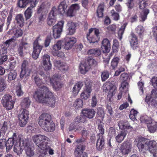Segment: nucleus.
Segmentation results:
<instances>
[{
    "label": "nucleus",
    "mask_w": 157,
    "mask_h": 157,
    "mask_svg": "<svg viewBox=\"0 0 157 157\" xmlns=\"http://www.w3.org/2000/svg\"><path fill=\"white\" fill-rule=\"evenodd\" d=\"M82 112L86 118L90 119L93 118L95 114V111L93 109H84L82 110Z\"/></svg>",
    "instance_id": "b1692460"
},
{
    "label": "nucleus",
    "mask_w": 157,
    "mask_h": 157,
    "mask_svg": "<svg viewBox=\"0 0 157 157\" xmlns=\"http://www.w3.org/2000/svg\"><path fill=\"white\" fill-rule=\"evenodd\" d=\"M120 61L119 58L117 57H114L112 59L111 63V67L113 69H115L118 65Z\"/></svg>",
    "instance_id": "c03bdc74"
},
{
    "label": "nucleus",
    "mask_w": 157,
    "mask_h": 157,
    "mask_svg": "<svg viewBox=\"0 0 157 157\" xmlns=\"http://www.w3.org/2000/svg\"><path fill=\"white\" fill-rule=\"evenodd\" d=\"M33 97L40 103H45L50 107H54L56 102L53 94L48 87L44 86L36 91Z\"/></svg>",
    "instance_id": "f257e3e1"
},
{
    "label": "nucleus",
    "mask_w": 157,
    "mask_h": 157,
    "mask_svg": "<svg viewBox=\"0 0 157 157\" xmlns=\"http://www.w3.org/2000/svg\"><path fill=\"white\" fill-rule=\"evenodd\" d=\"M52 38L51 35L48 36L46 37L44 42V46L47 47L49 46Z\"/></svg>",
    "instance_id": "0e129e2a"
},
{
    "label": "nucleus",
    "mask_w": 157,
    "mask_h": 157,
    "mask_svg": "<svg viewBox=\"0 0 157 157\" xmlns=\"http://www.w3.org/2000/svg\"><path fill=\"white\" fill-rule=\"evenodd\" d=\"M67 7V5L65 1L64 0L61 2L59 4L58 7V11L59 14H63L65 12Z\"/></svg>",
    "instance_id": "c756f323"
},
{
    "label": "nucleus",
    "mask_w": 157,
    "mask_h": 157,
    "mask_svg": "<svg viewBox=\"0 0 157 157\" xmlns=\"http://www.w3.org/2000/svg\"><path fill=\"white\" fill-rule=\"evenodd\" d=\"M33 7H29L25 11L24 13L25 19L26 20L30 18L32 13V8Z\"/></svg>",
    "instance_id": "8fccbe9b"
},
{
    "label": "nucleus",
    "mask_w": 157,
    "mask_h": 157,
    "mask_svg": "<svg viewBox=\"0 0 157 157\" xmlns=\"http://www.w3.org/2000/svg\"><path fill=\"white\" fill-rule=\"evenodd\" d=\"M129 143L128 141H124L121 145L120 149L122 154L124 155L128 154L131 151Z\"/></svg>",
    "instance_id": "f3484780"
},
{
    "label": "nucleus",
    "mask_w": 157,
    "mask_h": 157,
    "mask_svg": "<svg viewBox=\"0 0 157 157\" xmlns=\"http://www.w3.org/2000/svg\"><path fill=\"white\" fill-rule=\"evenodd\" d=\"M127 25V24L126 23H124L121 26L118 31L117 34L119 39L120 40H121L122 39V36L124 33Z\"/></svg>",
    "instance_id": "a19ab883"
},
{
    "label": "nucleus",
    "mask_w": 157,
    "mask_h": 157,
    "mask_svg": "<svg viewBox=\"0 0 157 157\" xmlns=\"http://www.w3.org/2000/svg\"><path fill=\"white\" fill-rule=\"evenodd\" d=\"M6 87V83L5 80L0 76V91H2Z\"/></svg>",
    "instance_id": "603ef678"
},
{
    "label": "nucleus",
    "mask_w": 157,
    "mask_h": 157,
    "mask_svg": "<svg viewBox=\"0 0 157 157\" xmlns=\"http://www.w3.org/2000/svg\"><path fill=\"white\" fill-rule=\"evenodd\" d=\"M118 126L119 128L122 130L129 129L131 131H132L133 129L129 122L126 120L120 121L118 123Z\"/></svg>",
    "instance_id": "4be33fe9"
},
{
    "label": "nucleus",
    "mask_w": 157,
    "mask_h": 157,
    "mask_svg": "<svg viewBox=\"0 0 157 157\" xmlns=\"http://www.w3.org/2000/svg\"><path fill=\"white\" fill-rule=\"evenodd\" d=\"M131 35L132 38L130 41V46L132 49L135 50L139 47L137 38L133 33H132Z\"/></svg>",
    "instance_id": "a878e982"
},
{
    "label": "nucleus",
    "mask_w": 157,
    "mask_h": 157,
    "mask_svg": "<svg viewBox=\"0 0 157 157\" xmlns=\"http://www.w3.org/2000/svg\"><path fill=\"white\" fill-rule=\"evenodd\" d=\"M42 41L40 36L37 37L33 43V51L32 54L33 58L35 59H37L40 53L43 48V44L41 43Z\"/></svg>",
    "instance_id": "39448f33"
},
{
    "label": "nucleus",
    "mask_w": 157,
    "mask_h": 157,
    "mask_svg": "<svg viewBox=\"0 0 157 157\" xmlns=\"http://www.w3.org/2000/svg\"><path fill=\"white\" fill-rule=\"evenodd\" d=\"M28 62L24 60L23 61L21 66V71L20 74V77L22 78L25 76V77L29 76L30 74V70L28 67Z\"/></svg>",
    "instance_id": "9b49d317"
},
{
    "label": "nucleus",
    "mask_w": 157,
    "mask_h": 157,
    "mask_svg": "<svg viewBox=\"0 0 157 157\" xmlns=\"http://www.w3.org/2000/svg\"><path fill=\"white\" fill-rule=\"evenodd\" d=\"M24 140H21V138L18 136L17 140L14 144L13 147V151L16 153L17 155H20L21 154L24 148Z\"/></svg>",
    "instance_id": "9d476101"
},
{
    "label": "nucleus",
    "mask_w": 157,
    "mask_h": 157,
    "mask_svg": "<svg viewBox=\"0 0 157 157\" xmlns=\"http://www.w3.org/2000/svg\"><path fill=\"white\" fill-rule=\"evenodd\" d=\"M104 3H100L97 10V16L99 18H102L103 16V12L104 10Z\"/></svg>",
    "instance_id": "72a5a7b5"
},
{
    "label": "nucleus",
    "mask_w": 157,
    "mask_h": 157,
    "mask_svg": "<svg viewBox=\"0 0 157 157\" xmlns=\"http://www.w3.org/2000/svg\"><path fill=\"white\" fill-rule=\"evenodd\" d=\"M87 54L89 55L97 57L101 55V52L99 48H92L87 51Z\"/></svg>",
    "instance_id": "473e14b6"
},
{
    "label": "nucleus",
    "mask_w": 157,
    "mask_h": 157,
    "mask_svg": "<svg viewBox=\"0 0 157 157\" xmlns=\"http://www.w3.org/2000/svg\"><path fill=\"white\" fill-rule=\"evenodd\" d=\"M147 0H142L139 3V8L140 9L144 10L147 6L148 3Z\"/></svg>",
    "instance_id": "bf43d9fd"
},
{
    "label": "nucleus",
    "mask_w": 157,
    "mask_h": 157,
    "mask_svg": "<svg viewBox=\"0 0 157 157\" xmlns=\"http://www.w3.org/2000/svg\"><path fill=\"white\" fill-rule=\"evenodd\" d=\"M102 87L104 91L108 92L107 99L112 101V98L116 92V86L110 82H106L103 84Z\"/></svg>",
    "instance_id": "423d86ee"
},
{
    "label": "nucleus",
    "mask_w": 157,
    "mask_h": 157,
    "mask_svg": "<svg viewBox=\"0 0 157 157\" xmlns=\"http://www.w3.org/2000/svg\"><path fill=\"white\" fill-rule=\"evenodd\" d=\"M144 84L141 82H139L138 83V85L139 88V93L140 94H142L144 93L143 87Z\"/></svg>",
    "instance_id": "774afa93"
},
{
    "label": "nucleus",
    "mask_w": 157,
    "mask_h": 157,
    "mask_svg": "<svg viewBox=\"0 0 157 157\" xmlns=\"http://www.w3.org/2000/svg\"><path fill=\"white\" fill-rule=\"evenodd\" d=\"M64 21H61L53 26L52 28L53 36L55 39L59 37L63 30Z\"/></svg>",
    "instance_id": "6e6552de"
},
{
    "label": "nucleus",
    "mask_w": 157,
    "mask_h": 157,
    "mask_svg": "<svg viewBox=\"0 0 157 157\" xmlns=\"http://www.w3.org/2000/svg\"><path fill=\"white\" fill-rule=\"evenodd\" d=\"M34 81L37 86L39 87V89H37L36 91L40 88L44 86L43 85V83L42 82V79L39 78V76L37 75L36 76L34 77Z\"/></svg>",
    "instance_id": "79ce46f5"
},
{
    "label": "nucleus",
    "mask_w": 157,
    "mask_h": 157,
    "mask_svg": "<svg viewBox=\"0 0 157 157\" xmlns=\"http://www.w3.org/2000/svg\"><path fill=\"white\" fill-rule=\"evenodd\" d=\"M97 64V62L94 59L91 57H89L84 63H80L79 67L80 72L81 74H85L89 69L94 67Z\"/></svg>",
    "instance_id": "20e7f679"
},
{
    "label": "nucleus",
    "mask_w": 157,
    "mask_h": 157,
    "mask_svg": "<svg viewBox=\"0 0 157 157\" xmlns=\"http://www.w3.org/2000/svg\"><path fill=\"white\" fill-rule=\"evenodd\" d=\"M109 72L107 71H104L101 72V77L102 82L105 81L109 77Z\"/></svg>",
    "instance_id": "6e6d98bb"
},
{
    "label": "nucleus",
    "mask_w": 157,
    "mask_h": 157,
    "mask_svg": "<svg viewBox=\"0 0 157 157\" xmlns=\"http://www.w3.org/2000/svg\"><path fill=\"white\" fill-rule=\"evenodd\" d=\"M145 101L148 105H150L154 107H155L157 105V102L155 100L147 95L146 96Z\"/></svg>",
    "instance_id": "ea45409f"
},
{
    "label": "nucleus",
    "mask_w": 157,
    "mask_h": 157,
    "mask_svg": "<svg viewBox=\"0 0 157 157\" xmlns=\"http://www.w3.org/2000/svg\"><path fill=\"white\" fill-rule=\"evenodd\" d=\"M90 94L83 91L81 93L80 97L82 100H87L90 97Z\"/></svg>",
    "instance_id": "680f3d73"
},
{
    "label": "nucleus",
    "mask_w": 157,
    "mask_h": 157,
    "mask_svg": "<svg viewBox=\"0 0 157 157\" xmlns=\"http://www.w3.org/2000/svg\"><path fill=\"white\" fill-rule=\"evenodd\" d=\"M148 145L147 142H145L144 141L139 140L137 146L140 151L143 152L144 154V153H146V151H148Z\"/></svg>",
    "instance_id": "412c9836"
},
{
    "label": "nucleus",
    "mask_w": 157,
    "mask_h": 157,
    "mask_svg": "<svg viewBox=\"0 0 157 157\" xmlns=\"http://www.w3.org/2000/svg\"><path fill=\"white\" fill-rule=\"evenodd\" d=\"M141 122L147 124H150L152 121L147 116H145L142 117L140 118Z\"/></svg>",
    "instance_id": "864d4df0"
},
{
    "label": "nucleus",
    "mask_w": 157,
    "mask_h": 157,
    "mask_svg": "<svg viewBox=\"0 0 157 157\" xmlns=\"http://www.w3.org/2000/svg\"><path fill=\"white\" fill-rule=\"evenodd\" d=\"M28 44V43L26 42L23 41L21 42L17 49L18 53L20 56H23V50L26 49Z\"/></svg>",
    "instance_id": "2f4dec72"
},
{
    "label": "nucleus",
    "mask_w": 157,
    "mask_h": 157,
    "mask_svg": "<svg viewBox=\"0 0 157 157\" xmlns=\"http://www.w3.org/2000/svg\"><path fill=\"white\" fill-rule=\"evenodd\" d=\"M149 13V10L148 9H145L143 10L140 14V21H144L147 19V15Z\"/></svg>",
    "instance_id": "f704fd0d"
},
{
    "label": "nucleus",
    "mask_w": 157,
    "mask_h": 157,
    "mask_svg": "<svg viewBox=\"0 0 157 157\" xmlns=\"http://www.w3.org/2000/svg\"><path fill=\"white\" fill-rule=\"evenodd\" d=\"M1 102L4 107L9 110L13 108L15 102L13 101L10 94H6L3 97Z\"/></svg>",
    "instance_id": "0eeeda50"
},
{
    "label": "nucleus",
    "mask_w": 157,
    "mask_h": 157,
    "mask_svg": "<svg viewBox=\"0 0 157 157\" xmlns=\"http://www.w3.org/2000/svg\"><path fill=\"white\" fill-rule=\"evenodd\" d=\"M65 39V42L63 47L64 48L67 50L71 48L77 41L76 38L73 37H67Z\"/></svg>",
    "instance_id": "2eb2a0df"
},
{
    "label": "nucleus",
    "mask_w": 157,
    "mask_h": 157,
    "mask_svg": "<svg viewBox=\"0 0 157 157\" xmlns=\"http://www.w3.org/2000/svg\"><path fill=\"white\" fill-rule=\"evenodd\" d=\"M83 86L82 82H78L74 85L72 89L73 95L75 96L77 95Z\"/></svg>",
    "instance_id": "bb28decb"
},
{
    "label": "nucleus",
    "mask_w": 157,
    "mask_h": 157,
    "mask_svg": "<svg viewBox=\"0 0 157 157\" xmlns=\"http://www.w3.org/2000/svg\"><path fill=\"white\" fill-rule=\"evenodd\" d=\"M68 30L69 31L68 34L70 35L73 34L76 30V24L72 21H69L67 24Z\"/></svg>",
    "instance_id": "c85d7f7f"
},
{
    "label": "nucleus",
    "mask_w": 157,
    "mask_h": 157,
    "mask_svg": "<svg viewBox=\"0 0 157 157\" xmlns=\"http://www.w3.org/2000/svg\"><path fill=\"white\" fill-rule=\"evenodd\" d=\"M138 113V112L136 110L133 109H132L130 113V118L132 120L134 121L136 119V116Z\"/></svg>",
    "instance_id": "13d9d810"
},
{
    "label": "nucleus",
    "mask_w": 157,
    "mask_h": 157,
    "mask_svg": "<svg viewBox=\"0 0 157 157\" xmlns=\"http://www.w3.org/2000/svg\"><path fill=\"white\" fill-rule=\"evenodd\" d=\"M56 8H52L49 13L48 18L47 19V24L49 26L54 25L56 22L55 16L56 14L55 12L56 11Z\"/></svg>",
    "instance_id": "aec40b11"
},
{
    "label": "nucleus",
    "mask_w": 157,
    "mask_h": 157,
    "mask_svg": "<svg viewBox=\"0 0 157 157\" xmlns=\"http://www.w3.org/2000/svg\"><path fill=\"white\" fill-rule=\"evenodd\" d=\"M59 63L57 66L59 69L63 73H65L68 69L67 65L65 63L59 62Z\"/></svg>",
    "instance_id": "49530a36"
},
{
    "label": "nucleus",
    "mask_w": 157,
    "mask_h": 157,
    "mask_svg": "<svg viewBox=\"0 0 157 157\" xmlns=\"http://www.w3.org/2000/svg\"><path fill=\"white\" fill-rule=\"evenodd\" d=\"M86 118L83 114L78 116L75 119V122L80 123H84L86 121Z\"/></svg>",
    "instance_id": "3c124183"
},
{
    "label": "nucleus",
    "mask_w": 157,
    "mask_h": 157,
    "mask_svg": "<svg viewBox=\"0 0 157 157\" xmlns=\"http://www.w3.org/2000/svg\"><path fill=\"white\" fill-rule=\"evenodd\" d=\"M83 105V101L80 98H77L73 104V106L77 109L82 108Z\"/></svg>",
    "instance_id": "de8ad7c7"
},
{
    "label": "nucleus",
    "mask_w": 157,
    "mask_h": 157,
    "mask_svg": "<svg viewBox=\"0 0 157 157\" xmlns=\"http://www.w3.org/2000/svg\"><path fill=\"white\" fill-rule=\"evenodd\" d=\"M86 146L85 144H80L77 145L74 151L75 155L84 153V151L85 149Z\"/></svg>",
    "instance_id": "7c9ffc66"
},
{
    "label": "nucleus",
    "mask_w": 157,
    "mask_h": 157,
    "mask_svg": "<svg viewBox=\"0 0 157 157\" xmlns=\"http://www.w3.org/2000/svg\"><path fill=\"white\" fill-rule=\"evenodd\" d=\"M147 143L148 145L149 152L152 154L155 157L157 153V143L154 140L149 141L148 142H147Z\"/></svg>",
    "instance_id": "dca6fc26"
},
{
    "label": "nucleus",
    "mask_w": 157,
    "mask_h": 157,
    "mask_svg": "<svg viewBox=\"0 0 157 157\" xmlns=\"http://www.w3.org/2000/svg\"><path fill=\"white\" fill-rule=\"evenodd\" d=\"M50 82L53 87L56 90L62 87V85L59 81V75L57 74H55L50 78Z\"/></svg>",
    "instance_id": "ddd939ff"
},
{
    "label": "nucleus",
    "mask_w": 157,
    "mask_h": 157,
    "mask_svg": "<svg viewBox=\"0 0 157 157\" xmlns=\"http://www.w3.org/2000/svg\"><path fill=\"white\" fill-rule=\"evenodd\" d=\"M94 31L93 28H91L89 29V32L86 34V37L88 41L90 43L94 44L96 42H98L99 39V38H98L94 35H91V33Z\"/></svg>",
    "instance_id": "6ab92c4d"
},
{
    "label": "nucleus",
    "mask_w": 157,
    "mask_h": 157,
    "mask_svg": "<svg viewBox=\"0 0 157 157\" xmlns=\"http://www.w3.org/2000/svg\"><path fill=\"white\" fill-rule=\"evenodd\" d=\"M50 56L47 54L44 55L42 57V64L45 71L50 70L52 65L50 60Z\"/></svg>",
    "instance_id": "4468645a"
},
{
    "label": "nucleus",
    "mask_w": 157,
    "mask_h": 157,
    "mask_svg": "<svg viewBox=\"0 0 157 157\" xmlns=\"http://www.w3.org/2000/svg\"><path fill=\"white\" fill-rule=\"evenodd\" d=\"M18 137L16 133H14L12 137L9 138L8 140L6 141V147L7 152L10 151L12 148L14 144L17 140Z\"/></svg>",
    "instance_id": "f8f14e48"
},
{
    "label": "nucleus",
    "mask_w": 157,
    "mask_h": 157,
    "mask_svg": "<svg viewBox=\"0 0 157 157\" xmlns=\"http://www.w3.org/2000/svg\"><path fill=\"white\" fill-rule=\"evenodd\" d=\"M98 128L100 132L98 134L97 136H103V135L104 133V129L103 128V125L100 124H98Z\"/></svg>",
    "instance_id": "e2e57ef3"
},
{
    "label": "nucleus",
    "mask_w": 157,
    "mask_h": 157,
    "mask_svg": "<svg viewBox=\"0 0 157 157\" xmlns=\"http://www.w3.org/2000/svg\"><path fill=\"white\" fill-rule=\"evenodd\" d=\"M29 113L25 109H23L21 114L18 115L19 125L21 127L25 126L28 122L29 118Z\"/></svg>",
    "instance_id": "1a4fd4ad"
},
{
    "label": "nucleus",
    "mask_w": 157,
    "mask_h": 157,
    "mask_svg": "<svg viewBox=\"0 0 157 157\" xmlns=\"http://www.w3.org/2000/svg\"><path fill=\"white\" fill-rule=\"evenodd\" d=\"M105 137L104 136H97V140L96 144V148L98 151H101L104 147Z\"/></svg>",
    "instance_id": "393cba45"
},
{
    "label": "nucleus",
    "mask_w": 157,
    "mask_h": 157,
    "mask_svg": "<svg viewBox=\"0 0 157 157\" xmlns=\"http://www.w3.org/2000/svg\"><path fill=\"white\" fill-rule=\"evenodd\" d=\"M136 33L138 35L140 38L143 36L144 29L143 26L141 25H138L136 29Z\"/></svg>",
    "instance_id": "09e8293b"
},
{
    "label": "nucleus",
    "mask_w": 157,
    "mask_h": 157,
    "mask_svg": "<svg viewBox=\"0 0 157 157\" xmlns=\"http://www.w3.org/2000/svg\"><path fill=\"white\" fill-rule=\"evenodd\" d=\"M24 18L21 14H17L15 17L16 24L19 28L22 27L24 23Z\"/></svg>",
    "instance_id": "cd10ccee"
},
{
    "label": "nucleus",
    "mask_w": 157,
    "mask_h": 157,
    "mask_svg": "<svg viewBox=\"0 0 157 157\" xmlns=\"http://www.w3.org/2000/svg\"><path fill=\"white\" fill-rule=\"evenodd\" d=\"M24 149L27 155L29 157L33 156L35 154V152L30 146L25 145Z\"/></svg>",
    "instance_id": "4c0bfd02"
},
{
    "label": "nucleus",
    "mask_w": 157,
    "mask_h": 157,
    "mask_svg": "<svg viewBox=\"0 0 157 157\" xmlns=\"http://www.w3.org/2000/svg\"><path fill=\"white\" fill-rule=\"evenodd\" d=\"M62 45V42L60 40L58 41L56 44H54L52 47L53 50L55 51H58L60 50L61 48Z\"/></svg>",
    "instance_id": "4d7b16f0"
},
{
    "label": "nucleus",
    "mask_w": 157,
    "mask_h": 157,
    "mask_svg": "<svg viewBox=\"0 0 157 157\" xmlns=\"http://www.w3.org/2000/svg\"><path fill=\"white\" fill-rule=\"evenodd\" d=\"M38 123L40 127L46 132H52L55 129V124L53 122L51 116L48 113L42 114L39 117Z\"/></svg>",
    "instance_id": "f03ea898"
},
{
    "label": "nucleus",
    "mask_w": 157,
    "mask_h": 157,
    "mask_svg": "<svg viewBox=\"0 0 157 157\" xmlns=\"http://www.w3.org/2000/svg\"><path fill=\"white\" fill-rule=\"evenodd\" d=\"M79 6L78 4H73L69 8L67 12V16L72 17L74 16L76 11L79 9Z\"/></svg>",
    "instance_id": "a211bd4d"
},
{
    "label": "nucleus",
    "mask_w": 157,
    "mask_h": 157,
    "mask_svg": "<svg viewBox=\"0 0 157 157\" xmlns=\"http://www.w3.org/2000/svg\"><path fill=\"white\" fill-rule=\"evenodd\" d=\"M48 139L47 137L40 134L35 135L33 136V141L40 149L39 151L40 153L44 154H47L49 146L46 143Z\"/></svg>",
    "instance_id": "7ed1b4c3"
},
{
    "label": "nucleus",
    "mask_w": 157,
    "mask_h": 157,
    "mask_svg": "<svg viewBox=\"0 0 157 157\" xmlns=\"http://www.w3.org/2000/svg\"><path fill=\"white\" fill-rule=\"evenodd\" d=\"M101 48L104 53L109 52L111 48L109 41L107 38L104 39L102 42Z\"/></svg>",
    "instance_id": "5701e85b"
},
{
    "label": "nucleus",
    "mask_w": 157,
    "mask_h": 157,
    "mask_svg": "<svg viewBox=\"0 0 157 157\" xmlns=\"http://www.w3.org/2000/svg\"><path fill=\"white\" fill-rule=\"evenodd\" d=\"M110 13L113 20L117 21L119 19L120 16L119 13L116 12L114 9L111 11Z\"/></svg>",
    "instance_id": "5fc2aeb1"
},
{
    "label": "nucleus",
    "mask_w": 157,
    "mask_h": 157,
    "mask_svg": "<svg viewBox=\"0 0 157 157\" xmlns=\"http://www.w3.org/2000/svg\"><path fill=\"white\" fill-rule=\"evenodd\" d=\"M105 112L102 106L98 107L97 108V115L100 119L103 120L105 116Z\"/></svg>",
    "instance_id": "37998d69"
},
{
    "label": "nucleus",
    "mask_w": 157,
    "mask_h": 157,
    "mask_svg": "<svg viewBox=\"0 0 157 157\" xmlns=\"http://www.w3.org/2000/svg\"><path fill=\"white\" fill-rule=\"evenodd\" d=\"M126 135L127 134L125 132H121L115 137L116 142L118 143H121L124 140Z\"/></svg>",
    "instance_id": "e433bc0d"
},
{
    "label": "nucleus",
    "mask_w": 157,
    "mask_h": 157,
    "mask_svg": "<svg viewBox=\"0 0 157 157\" xmlns=\"http://www.w3.org/2000/svg\"><path fill=\"white\" fill-rule=\"evenodd\" d=\"M28 4L25 0H18L17 6L20 8H24L26 7Z\"/></svg>",
    "instance_id": "052dcab7"
},
{
    "label": "nucleus",
    "mask_w": 157,
    "mask_h": 157,
    "mask_svg": "<svg viewBox=\"0 0 157 157\" xmlns=\"http://www.w3.org/2000/svg\"><path fill=\"white\" fill-rule=\"evenodd\" d=\"M9 72L8 74V78L10 81H12L16 79L17 73L16 70L14 69H9L7 70Z\"/></svg>",
    "instance_id": "c9c22d12"
},
{
    "label": "nucleus",
    "mask_w": 157,
    "mask_h": 157,
    "mask_svg": "<svg viewBox=\"0 0 157 157\" xmlns=\"http://www.w3.org/2000/svg\"><path fill=\"white\" fill-rule=\"evenodd\" d=\"M28 4L30 3L31 7H34L37 4L39 0H25Z\"/></svg>",
    "instance_id": "69168bd1"
},
{
    "label": "nucleus",
    "mask_w": 157,
    "mask_h": 157,
    "mask_svg": "<svg viewBox=\"0 0 157 157\" xmlns=\"http://www.w3.org/2000/svg\"><path fill=\"white\" fill-rule=\"evenodd\" d=\"M149 125H147L149 131L151 133H154L157 130V123L152 121Z\"/></svg>",
    "instance_id": "58836bf2"
},
{
    "label": "nucleus",
    "mask_w": 157,
    "mask_h": 157,
    "mask_svg": "<svg viewBox=\"0 0 157 157\" xmlns=\"http://www.w3.org/2000/svg\"><path fill=\"white\" fill-rule=\"evenodd\" d=\"M31 101L29 98L27 97L25 98L22 101L21 103V106L25 108H28L30 105Z\"/></svg>",
    "instance_id": "a18cd8bd"
},
{
    "label": "nucleus",
    "mask_w": 157,
    "mask_h": 157,
    "mask_svg": "<svg viewBox=\"0 0 157 157\" xmlns=\"http://www.w3.org/2000/svg\"><path fill=\"white\" fill-rule=\"evenodd\" d=\"M86 88L83 91L90 94L92 90L91 85L90 83L86 82L85 83Z\"/></svg>",
    "instance_id": "338daca9"
}]
</instances>
